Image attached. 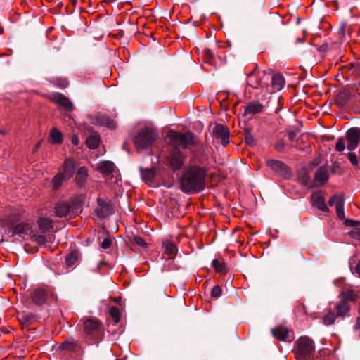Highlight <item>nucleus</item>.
<instances>
[{"instance_id": "f257e3e1", "label": "nucleus", "mask_w": 360, "mask_h": 360, "mask_svg": "<svg viewBox=\"0 0 360 360\" xmlns=\"http://www.w3.org/2000/svg\"><path fill=\"white\" fill-rule=\"evenodd\" d=\"M206 170L200 166L187 167L180 179L181 190L186 193H198L205 188Z\"/></svg>"}, {"instance_id": "f03ea898", "label": "nucleus", "mask_w": 360, "mask_h": 360, "mask_svg": "<svg viewBox=\"0 0 360 360\" xmlns=\"http://www.w3.org/2000/svg\"><path fill=\"white\" fill-rule=\"evenodd\" d=\"M20 219L19 212H13L11 214L1 219V226L6 233L11 236H18L24 238L25 236H31L34 232L33 226L31 224L21 222L15 224Z\"/></svg>"}, {"instance_id": "7ed1b4c3", "label": "nucleus", "mask_w": 360, "mask_h": 360, "mask_svg": "<svg viewBox=\"0 0 360 360\" xmlns=\"http://www.w3.org/2000/svg\"><path fill=\"white\" fill-rule=\"evenodd\" d=\"M359 141L360 129L356 127L350 128L347 131L346 139H338L335 144V149L338 152L344 151L347 141V148L349 151H353L357 148Z\"/></svg>"}, {"instance_id": "20e7f679", "label": "nucleus", "mask_w": 360, "mask_h": 360, "mask_svg": "<svg viewBox=\"0 0 360 360\" xmlns=\"http://www.w3.org/2000/svg\"><path fill=\"white\" fill-rule=\"evenodd\" d=\"M295 355L298 360L310 359L314 354L315 346L314 341L307 337H300L296 342Z\"/></svg>"}, {"instance_id": "39448f33", "label": "nucleus", "mask_w": 360, "mask_h": 360, "mask_svg": "<svg viewBox=\"0 0 360 360\" xmlns=\"http://www.w3.org/2000/svg\"><path fill=\"white\" fill-rule=\"evenodd\" d=\"M155 131L148 127L141 129L134 139V145L138 150H144L152 145L155 140Z\"/></svg>"}, {"instance_id": "423d86ee", "label": "nucleus", "mask_w": 360, "mask_h": 360, "mask_svg": "<svg viewBox=\"0 0 360 360\" xmlns=\"http://www.w3.org/2000/svg\"><path fill=\"white\" fill-rule=\"evenodd\" d=\"M54 210L56 216L60 218L81 212L80 204L77 200L58 202L56 203Z\"/></svg>"}, {"instance_id": "0eeeda50", "label": "nucleus", "mask_w": 360, "mask_h": 360, "mask_svg": "<svg viewBox=\"0 0 360 360\" xmlns=\"http://www.w3.org/2000/svg\"><path fill=\"white\" fill-rule=\"evenodd\" d=\"M168 136L171 141L174 144V148L182 147L187 148L193 146L195 143L193 134L191 132L179 133L174 131H169Z\"/></svg>"}, {"instance_id": "6e6552de", "label": "nucleus", "mask_w": 360, "mask_h": 360, "mask_svg": "<svg viewBox=\"0 0 360 360\" xmlns=\"http://www.w3.org/2000/svg\"><path fill=\"white\" fill-rule=\"evenodd\" d=\"M214 139L219 141L223 146L229 143V130L222 124H215L211 128Z\"/></svg>"}, {"instance_id": "1a4fd4ad", "label": "nucleus", "mask_w": 360, "mask_h": 360, "mask_svg": "<svg viewBox=\"0 0 360 360\" xmlns=\"http://www.w3.org/2000/svg\"><path fill=\"white\" fill-rule=\"evenodd\" d=\"M266 165L274 172H276L285 178L288 179L292 176V172L289 170L287 165L280 160L274 159L267 160Z\"/></svg>"}, {"instance_id": "9d476101", "label": "nucleus", "mask_w": 360, "mask_h": 360, "mask_svg": "<svg viewBox=\"0 0 360 360\" xmlns=\"http://www.w3.org/2000/svg\"><path fill=\"white\" fill-rule=\"evenodd\" d=\"M98 207L95 210V213L100 219L112 215L114 213L111 202L108 200L101 198L97 199Z\"/></svg>"}, {"instance_id": "9b49d317", "label": "nucleus", "mask_w": 360, "mask_h": 360, "mask_svg": "<svg viewBox=\"0 0 360 360\" xmlns=\"http://www.w3.org/2000/svg\"><path fill=\"white\" fill-rule=\"evenodd\" d=\"M185 154H184L179 148H174L170 153L169 164L173 169H180L184 162Z\"/></svg>"}, {"instance_id": "f8f14e48", "label": "nucleus", "mask_w": 360, "mask_h": 360, "mask_svg": "<svg viewBox=\"0 0 360 360\" xmlns=\"http://www.w3.org/2000/svg\"><path fill=\"white\" fill-rule=\"evenodd\" d=\"M100 330L101 324L97 320L88 319L84 322V331L87 335H95Z\"/></svg>"}, {"instance_id": "ddd939ff", "label": "nucleus", "mask_w": 360, "mask_h": 360, "mask_svg": "<svg viewBox=\"0 0 360 360\" xmlns=\"http://www.w3.org/2000/svg\"><path fill=\"white\" fill-rule=\"evenodd\" d=\"M51 99L56 103L63 106L66 110L72 111L73 105L68 98L62 94L57 93L51 96Z\"/></svg>"}, {"instance_id": "4468645a", "label": "nucleus", "mask_w": 360, "mask_h": 360, "mask_svg": "<svg viewBox=\"0 0 360 360\" xmlns=\"http://www.w3.org/2000/svg\"><path fill=\"white\" fill-rule=\"evenodd\" d=\"M274 337L281 341H291L292 338L290 336V331L284 326H278L271 330Z\"/></svg>"}, {"instance_id": "2eb2a0df", "label": "nucleus", "mask_w": 360, "mask_h": 360, "mask_svg": "<svg viewBox=\"0 0 360 360\" xmlns=\"http://www.w3.org/2000/svg\"><path fill=\"white\" fill-rule=\"evenodd\" d=\"M312 206L323 211L328 212V208L325 202L324 198L318 193H314L311 197Z\"/></svg>"}, {"instance_id": "dca6fc26", "label": "nucleus", "mask_w": 360, "mask_h": 360, "mask_svg": "<svg viewBox=\"0 0 360 360\" xmlns=\"http://www.w3.org/2000/svg\"><path fill=\"white\" fill-rule=\"evenodd\" d=\"M47 299V293L44 289L37 288L32 295V302L37 305H42Z\"/></svg>"}, {"instance_id": "f3484780", "label": "nucleus", "mask_w": 360, "mask_h": 360, "mask_svg": "<svg viewBox=\"0 0 360 360\" xmlns=\"http://www.w3.org/2000/svg\"><path fill=\"white\" fill-rule=\"evenodd\" d=\"M328 179V169L326 167H320L318 168V169L316 171L315 175H314V180L317 185L322 186Z\"/></svg>"}, {"instance_id": "a211bd4d", "label": "nucleus", "mask_w": 360, "mask_h": 360, "mask_svg": "<svg viewBox=\"0 0 360 360\" xmlns=\"http://www.w3.org/2000/svg\"><path fill=\"white\" fill-rule=\"evenodd\" d=\"M115 168L114 163L111 161H101L97 164L96 169L105 175L112 174Z\"/></svg>"}, {"instance_id": "6ab92c4d", "label": "nucleus", "mask_w": 360, "mask_h": 360, "mask_svg": "<svg viewBox=\"0 0 360 360\" xmlns=\"http://www.w3.org/2000/svg\"><path fill=\"white\" fill-rule=\"evenodd\" d=\"M63 173L67 177L70 179L75 173V161L72 159L66 158L63 165Z\"/></svg>"}, {"instance_id": "aec40b11", "label": "nucleus", "mask_w": 360, "mask_h": 360, "mask_svg": "<svg viewBox=\"0 0 360 360\" xmlns=\"http://www.w3.org/2000/svg\"><path fill=\"white\" fill-rule=\"evenodd\" d=\"M264 106L257 101L250 102L245 108V115H254L261 112L263 110Z\"/></svg>"}, {"instance_id": "412c9836", "label": "nucleus", "mask_w": 360, "mask_h": 360, "mask_svg": "<svg viewBox=\"0 0 360 360\" xmlns=\"http://www.w3.org/2000/svg\"><path fill=\"white\" fill-rule=\"evenodd\" d=\"M271 85L275 91L281 90L285 85V79L281 74L276 73L272 75Z\"/></svg>"}, {"instance_id": "4be33fe9", "label": "nucleus", "mask_w": 360, "mask_h": 360, "mask_svg": "<svg viewBox=\"0 0 360 360\" xmlns=\"http://www.w3.org/2000/svg\"><path fill=\"white\" fill-rule=\"evenodd\" d=\"M30 238L39 245H46V243H51L52 240L51 235H42L36 233L35 231L32 233Z\"/></svg>"}, {"instance_id": "5701e85b", "label": "nucleus", "mask_w": 360, "mask_h": 360, "mask_svg": "<svg viewBox=\"0 0 360 360\" xmlns=\"http://www.w3.org/2000/svg\"><path fill=\"white\" fill-rule=\"evenodd\" d=\"M96 124L108 128H115V127L113 120L104 114H98L96 116Z\"/></svg>"}, {"instance_id": "b1692460", "label": "nucleus", "mask_w": 360, "mask_h": 360, "mask_svg": "<svg viewBox=\"0 0 360 360\" xmlns=\"http://www.w3.org/2000/svg\"><path fill=\"white\" fill-rule=\"evenodd\" d=\"M87 176H88L87 168L84 166L81 167L78 169V171L76 174L75 180L77 181V184L80 186H83L86 181Z\"/></svg>"}, {"instance_id": "393cba45", "label": "nucleus", "mask_w": 360, "mask_h": 360, "mask_svg": "<svg viewBox=\"0 0 360 360\" xmlns=\"http://www.w3.org/2000/svg\"><path fill=\"white\" fill-rule=\"evenodd\" d=\"M53 221L49 217H41L39 220V228L42 233L50 230L53 228Z\"/></svg>"}, {"instance_id": "a878e982", "label": "nucleus", "mask_w": 360, "mask_h": 360, "mask_svg": "<svg viewBox=\"0 0 360 360\" xmlns=\"http://www.w3.org/2000/svg\"><path fill=\"white\" fill-rule=\"evenodd\" d=\"M60 347L62 350L75 352L77 350L79 346L77 342L75 341L72 338H70L63 342Z\"/></svg>"}, {"instance_id": "bb28decb", "label": "nucleus", "mask_w": 360, "mask_h": 360, "mask_svg": "<svg viewBox=\"0 0 360 360\" xmlns=\"http://www.w3.org/2000/svg\"><path fill=\"white\" fill-rule=\"evenodd\" d=\"M350 99V94L347 91H342L336 97L335 103L340 107H345Z\"/></svg>"}, {"instance_id": "cd10ccee", "label": "nucleus", "mask_w": 360, "mask_h": 360, "mask_svg": "<svg viewBox=\"0 0 360 360\" xmlns=\"http://www.w3.org/2000/svg\"><path fill=\"white\" fill-rule=\"evenodd\" d=\"M86 144L89 148H96L100 144V136L97 133L92 134L86 138Z\"/></svg>"}, {"instance_id": "c85d7f7f", "label": "nucleus", "mask_w": 360, "mask_h": 360, "mask_svg": "<svg viewBox=\"0 0 360 360\" xmlns=\"http://www.w3.org/2000/svg\"><path fill=\"white\" fill-rule=\"evenodd\" d=\"M68 179H67L65 174L60 172L53 178L51 181V186L53 188L57 190L61 186L63 182Z\"/></svg>"}, {"instance_id": "c756f323", "label": "nucleus", "mask_w": 360, "mask_h": 360, "mask_svg": "<svg viewBox=\"0 0 360 360\" xmlns=\"http://www.w3.org/2000/svg\"><path fill=\"white\" fill-rule=\"evenodd\" d=\"M49 141L53 144H60L63 141V134L56 128H53L50 132Z\"/></svg>"}, {"instance_id": "7c9ffc66", "label": "nucleus", "mask_w": 360, "mask_h": 360, "mask_svg": "<svg viewBox=\"0 0 360 360\" xmlns=\"http://www.w3.org/2000/svg\"><path fill=\"white\" fill-rule=\"evenodd\" d=\"M338 316H345L349 311V307L345 300H340L335 306Z\"/></svg>"}, {"instance_id": "2f4dec72", "label": "nucleus", "mask_w": 360, "mask_h": 360, "mask_svg": "<svg viewBox=\"0 0 360 360\" xmlns=\"http://www.w3.org/2000/svg\"><path fill=\"white\" fill-rule=\"evenodd\" d=\"M340 297L342 300H345L347 302V301H355L357 299L358 295L354 290H349L341 292Z\"/></svg>"}, {"instance_id": "473e14b6", "label": "nucleus", "mask_w": 360, "mask_h": 360, "mask_svg": "<svg viewBox=\"0 0 360 360\" xmlns=\"http://www.w3.org/2000/svg\"><path fill=\"white\" fill-rule=\"evenodd\" d=\"M335 210L338 217L340 219H345L344 212V200L343 198H339L335 203Z\"/></svg>"}, {"instance_id": "72a5a7b5", "label": "nucleus", "mask_w": 360, "mask_h": 360, "mask_svg": "<svg viewBox=\"0 0 360 360\" xmlns=\"http://www.w3.org/2000/svg\"><path fill=\"white\" fill-rule=\"evenodd\" d=\"M140 172L141 177L145 182H149L154 178L153 172L150 169H143L141 167Z\"/></svg>"}, {"instance_id": "f704fd0d", "label": "nucleus", "mask_w": 360, "mask_h": 360, "mask_svg": "<svg viewBox=\"0 0 360 360\" xmlns=\"http://www.w3.org/2000/svg\"><path fill=\"white\" fill-rule=\"evenodd\" d=\"M77 259V252L75 251H72L67 255L65 257V264L68 267H70L76 263Z\"/></svg>"}, {"instance_id": "c9c22d12", "label": "nucleus", "mask_w": 360, "mask_h": 360, "mask_svg": "<svg viewBox=\"0 0 360 360\" xmlns=\"http://www.w3.org/2000/svg\"><path fill=\"white\" fill-rule=\"evenodd\" d=\"M248 84L249 86L253 88H257L262 85V82L257 78V76H255L254 72H251L248 79Z\"/></svg>"}, {"instance_id": "e433bc0d", "label": "nucleus", "mask_w": 360, "mask_h": 360, "mask_svg": "<svg viewBox=\"0 0 360 360\" xmlns=\"http://www.w3.org/2000/svg\"><path fill=\"white\" fill-rule=\"evenodd\" d=\"M213 268L219 273H224L227 271L226 264L221 262L218 259H214L212 262Z\"/></svg>"}, {"instance_id": "4c0bfd02", "label": "nucleus", "mask_w": 360, "mask_h": 360, "mask_svg": "<svg viewBox=\"0 0 360 360\" xmlns=\"http://www.w3.org/2000/svg\"><path fill=\"white\" fill-rule=\"evenodd\" d=\"M335 320V315L334 313L330 311L326 314L323 318V323L326 326L333 324Z\"/></svg>"}, {"instance_id": "58836bf2", "label": "nucleus", "mask_w": 360, "mask_h": 360, "mask_svg": "<svg viewBox=\"0 0 360 360\" xmlns=\"http://www.w3.org/2000/svg\"><path fill=\"white\" fill-rule=\"evenodd\" d=\"M132 240H133V242L134 243H136V245H139L140 247L146 248V245H147V243L145 241V240L142 237H141V236H134L133 237Z\"/></svg>"}, {"instance_id": "ea45409f", "label": "nucleus", "mask_w": 360, "mask_h": 360, "mask_svg": "<svg viewBox=\"0 0 360 360\" xmlns=\"http://www.w3.org/2000/svg\"><path fill=\"white\" fill-rule=\"evenodd\" d=\"M221 295V288L219 285H215L211 290V295L214 297H219Z\"/></svg>"}, {"instance_id": "a19ab883", "label": "nucleus", "mask_w": 360, "mask_h": 360, "mask_svg": "<svg viewBox=\"0 0 360 360\" xmlns=\"http://www.w3.org/2000/svg\"><path fill=\"white\" fill-rule=\"evenodd\" d=\"M285 146V143L283 139H278L275 143V149L278 152H281Z\"/></svg>"}, {"instance_id": "79ce46f5", "label": "nucleus", "mask_w": 360, "mask_h": 360, "mask_svg": "<svg viewBox=\"0 0 360 360\" xmlns=\"http://www.w3.org/2000/svg\"><path fill=\"white\" fill-rule=\"evenodd\" d=\"M176 248L173 245H167L165 248V252L169 255L170 257L175 255Z\"/></svg>"}, {"instance_id": "37998d69", "label": "nucleus", "mask_w": 360, "mask_h": 360, "mask_svg": "<svg viewBox=\"0 0 360 360\" xmlns=\"http://www.w3.org/2000/svg\"><path fill=\"white\" fill-rule=\"evenodd\" d=\"M55 84L61 88H65L68 85V82L65 78H59L57 79Z\"/></svg>"}, {"instance_id": "c03bdc74", "label": "nucleus", "mask_w": 360, "mask_h": 360, "mask_svg": "<svg viewBox=\"0 0 360 360\" xmlns=\"http://www.w3.org/2000/svg\"><path fill=\"white\" fill-rule=\"evenodd\" d=\"M352 238L360 240V228L354 229L349 233Z\"/></svg>"}, {"instance_id": "a18cd8bd", "label": "nucleus", "mask_w": 360, "mask_h": 360, "mask_svg": "<svg viewBox=\"0 0 360 360\" xmlns=\"http://www.w3.org/2000/svg\"><path fill=\"white\" fill-rule=\"evenodd\" d=\"M297 134H298V130L297 129L288 130L287 131L288 137L292 141L295 140V139L296 138Z\"/></svg>"}, {"instance_id": "49530a36", "label": "nucleus", "mask_w": 360, "mask_h": 360, "mask_svg": "<svg viewBox=\"0 0 360 360\" xmlns=\"http://www.w3.org/2000/svg\"><path fill=\"white\" fill-rule=\"evenodd\" d=\"M348 159L353 165H358V160L356 155L353 153H349L347 155Z\"/></svg>"}, {"instance_id": "de8ad7c7", "label": "nucleus", "mask_w": 360, "mask_h": 360, "mask_svg": "<svg viewBox=\"0 0 360 360\" xmlns=\"http://www.w3.org/2000/svg\"><path fill=\"white\" fill-rule=\"evenodd\" d=\"M112 243V241L110 238H105L102 241L101 246L103 249H108V248H110Z\"/></svg>"}, {"instance_id": "09e8293b", "label": "nucleus", "mask_w": 360, "mask_h": 360, "mask_svg": "<svg viewBox=\"0 0 360 360\" xmlns=\"http://www.w3.org/2000/svg\"><path fill=\"white\" fill-rule=\"evenodd\" d=\"M339 198H342V196H340V195H333V197H331V198H330V200H328V205H329L330 206H333V205H335V203H336V202L338 201V200Z\"/></svg>"}, {"instance_id": "8fccbe9b", "label": "nucleus", "mask_w": 360, "mask_h": 360, "mask_svg": "<svg viewBox=\"0 0 360 360\" xmlns=\"http://www.w3.org/2000/svg\"><path fill=\"white\" fill-rule=\"evenodd\" d=\"M71 141L72 143L75 146H77L79 144V138L77 135L73 134Z\"/></svg>"}, {"instance_id": "3c124183", "label": "nucleus", "mask_w": 360, "mask_h": 360, "mask_svg": "<svg viewBox=\"0 0 360 360\" xmlns=\"http://www.w3.org/2000/svg\"><path fill=\"white\" fill-rule=\"evenodd\" d=\"M110 314L115 319L117 316H118L119 311L117 308L113 307L110 309Z\"/></svg>"}, {"instance_id": "603ef678", "label": "nucleus", "mask_w": 360, "mask_h": 360, "mask_svg": "<svg viewBox=\"0 0 360 360\" xmlns=\"http://www.w3.org/2000/svg\"><path fill=\"white\" fill-rule=\"evenodd\" d=\"M245 142L248 145H253L254 144V139L251 136H247L245 138Z\"/></svg>"}, {"instance_id": "864d4df0", "label": "nucleus", "mask_w": 360, "mask_h": 360, "mask_svg": "<svg viewBox=\"0 0 360 360\" xmlns=\"http://www.w3.org/2000/svg\"><path fill=\"white\" fill-rule=\"evenodd\" d=\"M354 328L355 330H359L360 329V317H357L356 320L355 325L354 326Z\"/></svg>"}, {"instance_id": "5fc2aeb1", "label": "nucleus", "mask_w": 360, "mask_h": 360, "mask_svg": "<svg viewBox=\"0 0 360 360\" xmlns=\"http://www.w3.org/2000/svg\"><path fill=\"white\" fill-rule=\"evenodd\" d=\"M354 271L360 276V262L355 265Z\"/></svg>"}, {"instance_id": "6e6d98bb", "label": "nucleus", "mask_w": 360, "mask_h": 360, "mask_svg": "<svg viewBox=\"0 0 360 360\" xmlns=\"http://www.w3.org/2000/svg\"><path fill=\"white\" fill-rule=\"evenodd\" d=\"M345 224L347 225H349V226H354L355 224H358L359 222L358 221H349V220H347L346 221Z\"/></svg>"}, {"instance_id": "4d7b16f0", "label": "nucleus", "mask_w": 360, "mask_h": 360, "mask_svg": "<svg viewBox=\"0 0 360 360\" xmlns=\"http://www.w3.org/2000/svg\"><path fill=\"white\" fill-rule=\"evenodd\" d=\"M41 145V142H39L37 143V145L35 146V150H37Z\"/></svg>"}, {"instance_id": "13d9d810", "label": "nucleus", "mask_w": 360, "mask_h": 360, "mask_svg": "<svg viewBox=\"0 0 360 360\" xmlns=\"http://www.w3.org/2000/svg\"><path fill=\"white\" fill-rule=\"evenodd\" d=\"M297 42H302V40L301 39H300V38H297Z\"/></svg>"}, {"instance_id": "bf43d9fd", "label": "nucleus", "mask_w": 360, "mask_h": 360, "mask_svg": "<svg viewBox=\"0 0 360 360\" xmlns=\"http://www.w3.org/2000/svg\"><path fill=\"white\" fill-rule=\"evenodd\" d=\"M0 132H1V134H5L4 131H1Z\"/></svg>"}]
</instances>
